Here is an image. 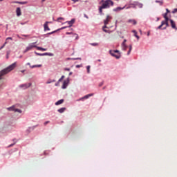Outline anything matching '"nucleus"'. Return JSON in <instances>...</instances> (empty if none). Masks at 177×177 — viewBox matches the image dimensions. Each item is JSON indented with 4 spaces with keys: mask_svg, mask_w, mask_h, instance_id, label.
<instances>
[{
    "mask_svg": "<svg viewBox=\"0 0 177 177\" xmlns=\"http://www.w3.org/2000/svg\"><path fill=\"white\" fill-rule=\"evenodd\" d=\"M100 6L98 8V12L100 15H103V9H109L110 6H114V2L111 0H102L100 2Z\"/></svg>",
    "mask_w": 177,
    "mask_h": 177,
    "instance_id": "1",
    "label": "nucleus"
},
{
    "mask_svg": "<svg viewBox=\"0 0 177 177\" xmlns=\"http://www.w3.org/2000/svg\"><path fill=\"white\" fill-rule=\"evenodd\" d=\"M15 68H16V62L13 63L12 64L10 65L8 67L0 71V80H2V77H3V75H6V74L15 70Z\"/></svg>",
    "mask_w": 177,
    "mask_h": 177,
    "instance_id": "2",
    "label": "nucleus"
},
{
    "mask_svg": "<svg viewBox=\"0 0 177 177\" xmlns=\"http://www.w3.org/2000/svg\"><path fill=\"white\" fill-rule=\"evenodd\" d=\"M110 55H111L115 59H120L121 57V53H120V50H110Z\"/></svg>",
    "mask_w": 177,
    "mask_h": 177,
    "instance_id": "3",
    "label": "nucleus"
},
{
    "mask_svg": "<svg viewBox=\"0 0 177 177\" xmlns=\"http://www.w3.org/2000/svg\"><path fill=\"white\" fill-rule=\"evenodd\" d=\"M110 20H111V17L110 15H108L106 16V19L104 21V26H103V31H104L105 32H107V30L104 28H108L107 24L110 23Z\"/></svg>",
    "mask_w": 177,
    "mask_h": 177,
    "instance_id": "4",
    "label": "nucleus"
},
{
    "mask_svg": "<svg viewBox=\"0 0 177 177\" xmlns=\"http://www.w3.org/2000/svg\"><path fill=\"white\" fill-rule=\"evenodd\" d=\"M169 24L167 21H162L161 24L157 28L158 30H167V27H169Z\"/></svg>",
    "mask_w": 177,
    "mask_h": 177,
    "instance_id": "5",
    "label": "nucleus"
},
{
    "mask_svg": "<svg viewBox=\"0 0 177 177\" xmlns=\"http://www.w3.org/2000/svg\"><path fill=\"white\" fill-rule=\"evenodd\" d=\"M15 107H16V106H12L7 108V110H8L9 111H15V113H21V110L16 109Z\"/></svg>",
    "mask_w": 177,
    "mask_h": 177,
    "instance_id": "6",
    "label": "nucleus"
},
{
    "mask_svg": "<svg viewBox=\"0 0 177 177\" xmlns=\"http://www.w3.org/2000/svg\"><path fill=\"white\" fill-rule=\"evenodd\" d=\"M32 48H37V46L34 45V43L30 44L28 47H26V50L24 51V53H27L28 50H31Z\"/></svg>",
    "mask_w": 177,
    "mask_h": 177,
    "instance_id": "7",
    "label": "nucleus"
},
{
    "mask_svg": "<svg viewBox=\"0 0 177 177\" xmlns=\"http://www.w3.org/2000/svg\"><path fill=\"white\" fill-rule=\"evenodd\" d=\"M70 82V80L67 79L66 80H64L62 84V89H66L67 86H68V83Z\"/></svg>",
    "mask_w": 177,
    "mask_h": 177,
    "instance_id": "8",
    "label": "nucleus"
},
{
    "mask_svg": "<svg viewBox=\"0 0 177 177\" xmlns=\"http://www.w3.org/2000/svg\"><path fill=\"white\" fill-rule=\"evenodd\" d=\"M171 27L177 30L176 24L172 19H169Z\"/></svg>",
    "mask_w": 177,
    "mask_h": 177,
    "instance_id": "9",
    "label": "nucleus"
},
{
    "mask_svg": "<svg viewBox=\"0 0 177 177\" xmlns=\"http://www.w3.org/2000/svg\"><path fill=\"white\" fill-rule=\"evenodd\" d=\"M19 86L24 89H27V88H30L31 86V83L21 84Z\"/></svg>",
    "mask_w": 177,
    "mask_h": 177,
    "instance_id": "10",
    "label": "nucleus"
},
{
    "mask_svg": "<svg viewBox=\"0 0 177 177\" xmlns=\"http://www.w3.org/2000/svg\"><path fill=\"white\" fill-rule=\"evenodd\" d=\"M69 25V27H73V24L75 23V19H72L71 21H66Z\"/></svg>",
    "mask_w": 177,
    "mask_h": 177,
    "instance_id": "11",
    "label": "nucleus"
},
{
    "mask_svg": "<svg viewBox=\"0 0 177 177\" xmlns=\"http://www.w3.org/2000/svg\"><path fill=\"white\" fill-rule=\"evenodd\" d=\"M50 23L49 21H46L44 25V31H49L50 30V28H49V26H48V24Z\"/></svg>",
    "mask_w": 177,
    "mask_h": 177,
    "instance_id": "12",
    "label": "nucleus"
},
{
    "mask_svg": "<svg viewBox=\"0 0 177 177\" xmlns=\"http://www.w3.org/2000/svg\"><path fill=\"white\" fill-rule=\"evenodd\" d=\"M8 39H10L11 41H12V37H8L7 39H6V41L3 44V46H1V47H0V50H2V49H3L4 48H5V46H6V44H8Z\"/></svg>",
    "mask_w": 177,
    "mask_h": 177,
    "instance_id": "13",
    "label": "nucleus"
},
{
    "mask_svg": "<svg viewBox=\"0 0 177 177\" xmlns=\"http://www.w3.org/2000/svg\"><path fill=\"white\" fill-rule=\"evenodd\" d=\"M91 96H93V94L91 93V94L86 95H85L84 97L80 98L78 100H84V99H89V97H91Z\"/></svg>",
    "mask_w": 177,
    "mask_h": 177,
    "instance_id": "14",
    "label": "nucleus"
},
{
    "mask_svg": "<svg viewBox=\"0 0 177 177\" xmlns=\"http://www.w3.org/2000/svg\"><path fill=\"white\" fill-rule=\"evenodd\" d=\"M17 16H21V10L19 7L17 8L16 10Z\"/></svg>",
    "mask_w": 177,
    "mask_h": 177,
    "instance_id": "15",
    "label": "nucleus"
},
{
    "mask_svg": "<svg viewBox=\"0 0 177 177\" xmlns=\"http://www.w3.org/2000/svg\"><path fill=\"white\" fill-rule=\"evenodd\" d=\"M122 9H125V6L123 8L118 7L113 9V12H120V10H122Z\"/></svg>",
    "mask_w": 177,
    "mask_h": 177,
    "instance_id": "16",
    "label": "nucleus"
},
{
    "mask_svg": "<svg viewBox=\"0 0 177 177\" xmlns=\"http://www.w3.org/2000/svg\"><path fill=\"white\" fill-rule=\"evenodd\" d=\"M128 23H131V24H133V26H136V24H137L136 20H135V19H129L128 21Z\"/></svg>",
    "mask_w": 177,
    "mask_h": 177,
    "instance_id": "17",
    "label": "nucleus"
},
{
    "mask_svg": "<svg viewBox=\"0 0 177 177\" xmlns=\"http://www.w3.org/2000/svg\"><path fill=\"white\" fill-rule=\"evenodd\" d=\"M64 100L62 99L55 102V106H59V104H62L64 103Z\"/></svg>",
    "mask_w": 177,
    "mask_h": 177,
    "instance_id": "18",
    "label": "nucleus"
},
{
    "mask_svg": "<svg viewBox=\"0 0 177 177\" xmlns=\"http://www.w3.org/2000/svg\"><path fill=\"white\" fill-rule=\"evenodd\" d=\"M121 48L122 50H127V49H128V46H127V44H122Z\"/></svg>",
    "mask_w": 177,
    "mask_h": 177,
    "instance_id": "19",
    "label": "nucleus"
},
{
    "mask_svg": "<svg viewBox=\"0 0 177 177\" xmlns=\"http://www.w3.org/2000/svg\"><path fill=\"white\" fill-rule=\"evenodd\" d=\"M36 48H37V50H42L43 52H46V50H47L46 48H41V47L37 46Z\"/></svg>",
    "mask_w": 177,
    "mask_h": 177,
    "instance_id": "20",
    "label": "nucleus"
},
{
    "mask_svg": "<svg viewBox=\"0 0 177 177\" xmlns=\"http://www.w3.org/2000/svg\"><path fill=\"white\" fill-rule=\"evenodd\" d=\"M35 54H36L37 56H46V55H48V53L41 54V53H38L35 52Z\"/></svg>",
    "mask_w": 177,
    "mask_h": 177,
    "instance_id": "21",
    "label": "nucleus"
},
{
    "mask_svg": "<svg viewBox=\"0 0 177 177\" xmlns=\"http://www.w3.org/2000/svg\"><path fill=\"white\" fill-rule=\"evenodd\" d=\"M129 51L127 53L128 55H131V52H132V45H129Z\"/></svg>",
    "mask_w": 177,
    "mask_h": 177,
    "instance_id": "22",
    "label": "nucleus"
},
{
    "mask_svg": "<svg viewBox=\"0 0 177 177\" xmlns=\"http://www.w3.org/2000/svg\"><path fill=\"white\" fill-rule=\"evenodd\" d=\"M64 111H66V108H61L59 109H58V113H64Z\"/></svg>",
    "mask_w": 177,
    "mask_h": 177,
    "instance_id": "23",
    "label": "nucleus"
},
{
    "mask_svg": "<svg viewBox=\"0 0 177 177\" xmlns=\"http://www.w3.org/2000/svg\"><path fill=\"white\" fill-rule=\"evenodd\" d=\"M133 32L134 34L135 37L137 38L138 39H139V36L138 35V32H136V30H133Z\"/></svg>",
    "mask_w": 177,
    "mask_h": 177,
    "instance_id": "24",
    "label": "nucleus"
},
{
    "mask_svg": "<svg viewBox=\"0 0 177 177\" xmlns=\"http://www.w3.org/2000/svg\"><path fill=\"white\" fill-rule=\"evenodd\" d=\"M52 82H56V80H48L46 82V84H52Z\"/></svg>",
    "mask_w": 177,
    "mask_h": 177,
    "instance_id": "25",
    "label": "nucleus"
},
{
    "mask_svg": "<svg viewBox=\"0 0 177 177\" xmlns=\"http://www.w3.org/2000/svg\"><path fill=\"white\" fill-rule=\"evenodd\" d=\"M60 20H62L63 21H64V17H58L56 20V21H58L59 23H60Z\"/></svg>",
    "mask_w": 177,
    "mask_h": 177,
    "instance_id": "26",
    "label": "nucleus"
},
{
    "mask_svg": "<svg viewBox=\"0 0 177 177\" xmlns=\"http://www.w3.org/2000/svg\"><path fill=\"white\" fill-rule=\"evenodd\" d=\"M156 3H159L160 6L162 5V3H164V1H158V0H156L155 1Z\"/></svg>",
    "mask_w": 177,
    "mask_h": 177,
    "instance_id": "27",
    "label": "nucleus"
},
{
    "mask_svg": "<svg viewBox=\"0 0 177 177\" xmlns=\"http://www.w3.org/2000/svg\"><path fill=\"white\" fill-rule=\"evenodd\" d=\"M90 45H91V46H99L98 43H91V44H90Z\"/></svg>",
    "mask_w": 177,
    "mask_h": 177,
    "instance_id": "28",
    "label": "nucleus"
},
{
    "mask_svg": "<svg viewBox=\"0 0 177 177\" xmlns=\"http://www.w3.org/2000/svg\"><path fill=\"white\" fill-rule=\"evenodd\" d=\"M86 69L88 74H89V73H91V66H87Z\"/></svg>",
    "mask_w": 177,
    "mask_h": 177,
    "instance_id": "29",
    "label": "nucleus"
},
{
    "mask_svg": "<svg viewBox=\"0 0 177 177\" xmlns=\"http://www.w3.org/2000/svg\"><path fill=\"white\" fill-rule=\"evenodd\" d=\"M63 80H64V75H62L61 78L58 80V84H59V82H62Z\"/></svg>",
    "mask_w": 177,
    "mask_h": 177,
    "instance_id": "30",
    "label": "nucleus"
},
{
    "mask_svg": "<svg viewBox=\"0 0 177 177\" xmlns=\"http://www.w3.org/2000/svg\"><path fill=\"white\" fill-rule=\"evenodd\" d=\"M165 21H166V22H168V21H169V18H168V17H166V18H165Z\"/></svg>",
    "mask_w": 177,
    "mask_h": 177,
    "instance_id": "31",
    "label": "nucleus"
},
{
    "mask_svg": "<svg viewBox=\"0 0 177 177\" xmlns=\"http://www.w3.org/2000/svg\"><path fill=\"white\" fill-rule=\"evenodd\" d=\"M15 3H20L21 5H24V3H24V2H17V1H16Z\"/></svg>",
    "mask_w": 177,
    "mask_h": 177,
    "instance_id": "32",
    "label": "nucleus"
},
{
    "mask_svg": "<svg viewBox=\"0 0 177 177\" xmlns=\"http://www.w3.org/2000/svg\"><path fill=\"white\" fill-rule=\"evenodd\" d=\"M138 8H143V4L139 3L138 4Z\"/></svg>",
    "mask_w": 177,
    "mask_h": 177,
    "instance_id": "33",
    "label": "nucleus"
},
{
    "mask_svg": "<svg viewBox=\"0 0 177 177\" xmlns=\"http://www.w3.org/2000/svg\"><path fill=\"white\" fill-rule=\"evenodd\" d=\"M133 6H134L133 4H131L130 6L127 7L126 9H129L130 8H132Z\"/></svg>",
    "mask_w": 177,
    "mask_h": 177,
    "instance_id": "34",
    "label": "nucleus"
},
{
    "mask_svg": "<svg viewBox=\"0 0 177 177\" xmlns=\"http://www.w3.org/2000/svg\"><path fill=\"white\" fill-rule=\"evenodd\" d=\"M167 15H168V14H167V13H165V14L163 15L164 19H165L166 17H168Z\"/></svg>",
    "mask_w": 177,
    "mask_h": 177,
    "instance_id": "35",
    "label": "nucleus"
},
{
    "mask_svg": "<svg viewBox=\"0 0 177 177\" xmlns=\"http://www.w3.org/2000/svg\"><path fill=\"white\" fill-rule=\"evenodd\" d=\"M126 43H127V39H124V41L122 44H124V45H127Z\"/></svg>",
    "mask_w": 177,
    "mask_h": 177,
    "instance_id": "36",
    "label": "nucleus"
},
{
    "mask_svg": "<svg viewBox=\"0 0 177 177\" xmlns=\"http://www.w3.org/2000/svg\"><path fill=\"white\" fill-rule=\"evenodd\" d=\"M64 71H70V68H64Z\"/></svg>",
    "mask_w": 177,
    "mask_h": 177,
    "instance_id": "37",
    "label": "nucleus"
},
{
    "mask_svg": "<svg viewBox=\"0 0 177 177\" xmlns=\"http://www.w3.org/2000/svg\"><path fill=\"white\" fill-rule=\"evenodd\" d=\"M80 67H82V65H76V68H80Z\"/></svg>",
    "mask_w": 177,
    "mask_h": 177,
    "instance_id": "38",
    "label": "nucleus"
},
{
    "mask_svg": "<svg viewBox=\"0 0 177 177\" xmlns=\"http://www.w3.org/2000/svg\"><path fill=\"white\" fill-rule=\"evenodd\" d=\"M35 67H37V65H33V66H30L31 68H35Z\"/></svg>",
    "mask_w": 177,
    "mask_h": 177,
    "instance_id": "39",
    "label": "nucleus"
},
{
    "mask_svg": "<svg viewBox=\"0 0 177 177\" xmlns=\"http://www.w3.org/2000/svg\"><path fill=\"white\" fill-rule=\"evenodd\" d=\"M65 28H67V27L66 26H64V27L61 28L59 30H64Z\"/></svg>",
    "mask_w": 177,
    "mask_h": 177,
    "instance_id": "40",
    "label": "nucleus"
},
{
    "mask_svg": "<svg viewBox=\"0 0 177 177\" xmlns=\"http://www.w3.org/2000/svg\"><path fill=\"white\" fill-rule=\"evenodd\" d=\"M73 2H74V3H75V2H78L80 0H72Z\"/></svg>",
    "mask_w": 177,
    "mask_h": 177,
    "instance_id": "41",
    "label": "nucleus"
},
{
    "mask_svg": "<svg viewBox=\"0 0 177 177\" xmlns=\"http://www.w3.org/2000/svg\"><path fill=\"white\" fill-rule=\"evenodd\" d=\"M166 12H167L166 13L168 14V13H169L170 11H169V10H168V8H167Z\"/></svg>",
    "mask_w": 177,
    "mask_h": 177,
    "instance_id": "42",
    "label": "nucleus"
},
{
    "mask_svg": "<svg viewBox=\"0 0 177 177\" xmlns=\"http://www.w3.org/2000/svg\"><path fill=\"white\" fill-rule=\"evenodd\" d=\"M70 34H73V32H66V35H70Z\"/></svg>",
    "mask_w": 177,
    "mask_h": 177,
    "instance_id": "43",
    "label": "nucleus"
},
{
    "mask_svg": "<svg viewBox=\"0 0 177 177\" xmlns=\"http://www.w3.org/2000/svg\"><path fill=\"white\" fill-rule=\"evenodd\" d=\"M47 124H49V121H46L44 122V125H46Z\"/></svg>",
    "mask_w": 177,
    "mask_h": 177,
    "instance_id": "44",
    "label": "nucleus"
},
{
    "mask_svg": "<svg viewBox=\"0 0 177 177\" xmlns=\"http://www.w3.org/2000/svg\"><path fill=\"white\" fill-rule=\"evenodd\" d=\"M12 146H15V144H11L8 146V147H12Z\"/></svg>",
    "mask_w": 177,
    "mask_h": 177,
    "instance_id": "45",
    "label": "nucleus"
},
{
    "mask_svg": "<svg viewBox=\"0 0 177 177\" xmlns=\"http://www.w3.org/2000/svg\"><path fill=\"white\" fill-rule=\"evenodd\" d=\"M75 37H76V39H78V35L75 34Z\"/></svg>",
    "mask_w": 177,
    "mask_h": 177,
    "instance_id": "46",
    "label": "nucleus"
},
{
    "mask_svg": "<svg viewBox=\"0 0 177 177\" xmlns=\"http://www.w3.org/2000/svg\"><path fill=\"white\" fill-rule=\"evenodd\" d=\"M103 85V82L100 83L99 86H102Z\"/></svg>",
    "mask_w": 177,
    "mask_h": 177,
    "instance_id": "47",
    "label": "nucleus"
},
{
    "mask_svg": "<svg viewBox=\"0 0 177 177\" xmlns=\"http://www.w3.org/2000/svg\"><path fill=\"white\" fill-rule=\"evenodd\" d=\"M57 85H59V82H57V83L55 84V86H57Z\"/></svg>",
    "mask_w": 177,
    "mask_h": 177,
    "instance_id": "48",
    "label": "nucleus"
},
{
    "mask_svg": "<svg viewBox=\"0 0 177 177\" xmlns=\"http://www.w3.org/2000/svg\"><path fill=\"white\" fill-rule=\"evenodd\" d=\"M37 67H41L42 65H40V64H39V65H37Z\"/></svg>",
    "mask_w": 177,
    "mask_h": 177,
    "instance_id": "49",
    "label": "nucleus"
},
{
    "mask_svg": "<svg viewBox=\"0 0 177 177\" xmlns=\"http://www.w3.org/2000/svg\"><path fill=\"white\" fill-rule=\"evenodd\" d=\"M6 59H9V55H6Z\"/></svg>",
    "mask_w": 177,
    "mask_h": 177,
    "instance_id": "50",
    "label": "nucleus"
},
{
    "mask_svg": "<svg viewBox=\"0 0 177 177\" xmlns=\"http://www.w3.org/2000/svg\"><path fill=\"white\" fill-rule=\"evenodd\" d=\"M55 32H56V31L52 32H50V34H53V33H55Z\"/></svg>",
    "mask_w": 177,
    "mask_h": 177,
    "instance_id": "51",
    "label": "nucleus"
},
{
    "mask_svg": "<svg viewBox=\"0 0 177 177\" xmlns=\"http://www.w3.org/2000/svg\"><path fill=\"white\" fill-rule=\"evenodd\" d=\"M73 74V72H71L70 73H69V75H71Z\"/></svg>",
    "mask_w": 177,
    "mask_h": 177,
    "instance_id": "52",
    "label": "nucleus"
},
{
    "mask_svg": "<svg viewBox=\"0 0 177 177\" xmlns=\"http://www.w3.org/2000/svg\"><path fill=\"white\" fill-rule=\"evenodd\" d=\"M24 71H26V70L21 71V73H24Z\"/></svg>",
    "mask_w": 177,
    "mask_h": 177,
    "instance_id": "53",
    "label": "nucleus"
},
{
    "mask_svg": "<svg viewBox=\"0 0 177 177\" xmlns=\"http://www.w3.org/2000/svg\"><path fill=\"white\" fill-rule=\"evenodd\" d=\"M46 0H41V2H45Z\"/></svg>",
    "mask_w": 177,
    "mask_h": 177,
    "instance_id": "54",
    "label": "nucleus"
},
{
    "mask_svg": "<svg viewBox=\"0 0 177 177\" xmlns=\"http://www.w3.org/2000/svg\"><path fill=\"white\" fill-rule=\"evenodd\" d=\"M7 55H9V51L7 52Z\"/></svg>",
    "mask_w": 177,
    "mask_h": 177,
    "instance_id": "55",
    "label": "nucleus"
},
{
    "mask_svg": "<svg viewBox=\"0 0 177 177\" xmlns=\"http://www.w3.org/2000/svg\"><path fill=\"white\" fill-rule=\"evenodd\" d=\"M27 65H28V66H30V62H28V63L27 64Z\"/></svg>",
    "mask_w": 177,
    "mask_h": 177,
    "instance_id": "56",
    "label": "nucleus"
},
{
    "mask_svg": "<svg viewBox=\"0 0 177 177\" xmlns=\"http://www.w3.org/2000/svg\"><path fill=\"white\" fill-rule=\"evenodd\" d=\"M98 62H102V60L101 59H98Z\"/></svg>",
    "mask_w": 177,
    "mask_h": 177,
    "instance_id": "57",
    "label": "nucleus"
},
{
    "mask_svg": "<svg viewBox=\"0 0 177 177\" xmlns=\"http://www.w3.org/2000/svg\"><path fill=\"white\" fill-rule=\"evenodd\" d=\"M2 1H3V0H0V2H2Z\"/></svg>",
    "mask_w": 177,
    "mask_h": 177,
    "instance_id": "58",
    "label": "nucleus"
},
{
    "mask_svg": "<svg viewBox=\"0 0 177 177\" xmlns=\"http://www.w3.org/2000/svg\"><path fill=\"white\" fill-rule=\"evenodd\" d=\"M81 59V58H77V59Z\"/></svg>",
    "mask_w": 177,
    "mask_h": 177,
    "instance_id": "59",
    "label": "nucleus"
},
{
    "mask_svg": "<svg viewBox=\"0 0 177 177\" xmlns=\"http://www.w3.org/2000/svg\"><path fill=\"white\" fill-rule=\"evenodd\" d=\"M147 35H149V33H148Z\"/></svg>",
    "mask_w": 177,
    "mask_h": 177,
    "instance_id": "60",
    "label": "nucleus"
}]
</instances>
